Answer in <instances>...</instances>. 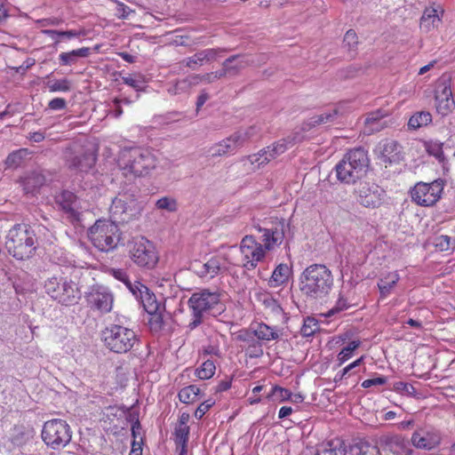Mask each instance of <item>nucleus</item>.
<instances>
[{
  "label": "nucleus",
  "instance_id": "obj_42",
  "mask_svg": "<svg viewBox=\"0 0 455 455\" xmlns=\"http://www.w3.org/2000/svg\"><path fill=\"white\" fill-rule=\"evenodd\" d=\"M181 63L192 70H196L197 68L206 64L202 50L190 57L185 58Z\"/></svg>",
  "mask_w": 455,
  "mask_h": 455
},
{
  "label": "nucleus",
  "instance_id": "obj_57",
  "mask_svg": "<svg viewBox=\"0 0 455 455\" xmlns=\"http://www.w3.org/2000/svg\"><path fill=\"white\" fill-rule=\"evenodd\" d=\"M213 404L214 401H212V399L203 402L196 410L195 417L198 419H202Z\"/></svg>",
  "mask_w": 455,
  "mask_h": 455
},
{
  "label": "nucleus",
  "instance_id": "obj_32",
  "mask_svg": "<svg viewBox=\"0 0 455 455\" xmlns=\"http://www.w3.org/2000/svg\"><path fill=\"white\" fill-rule=\"evenodd\" d=\"M291 274V267L287 264H279L273 271V274L269 280L271 287H278L288 282L289 277Z\"/></svg>",
  "mask_w": 455,
  "mask_h": 455
},
{
  "label": "nucleus",
  "instance_id": "obj_6",
  "mask_svg": "<svg viewBox=\"0 0 455 455\" xmlns=\"http://www.w3.org/2000/svg\"><path fill=\"white\" fill-rule=\"evenodd\" d=\"M104 346L116 354H126L140 341L136 332L121 324H109L101 331Z\"/></svg>",
  "mask_w": 455,
  "mask_h": 455
},
{
  "label": "nucleus",
  "instance_id": "obj_2",
  "mask_svg": "<svg viewBox=\"0 0 455 455\" xmlns=\"http://www.w3.org/2000/svg\"><path fill=\"white\" fill-rule=\"evenodd\" d=\"M333 281L331 271L325 265L312 264L299 276V291L307 299H322L331 291Z\"/></svg>",
  "mask_w": 455,
  "mask_h": 455
},
{
  "label": "nucleus",
  "instance_id": "obj_55",
  "mask_svg": "<svg viewBox=\"0 0 455 455\" xmlns=\"http://www.w3.org/2000/svg\"><path fill=\"white\" fill-rule=\"evenodd\" d=\"M22 161V151H14L7 156L5 160V164L8 168H16L18 167Z\"/></svg>",
  "mask_w": 455,
  "mask_h": 455
},
{
  "label": "nucleus",
  "instance_id": "obj_52",
  "mask_svg": "<svg viewBox=\"0 0 455 455\" xmlns=\"http://www.w3.org/2000/svg\"><path fill=\"white\" fill-rule=\"evenodd\" d=\"M393 389L401 394V395H409V396H415L416 395V389L415 387L410 384V383H406V382H403V381H397L394 384L393 386Z\"/></svg>",
  "mask_w": 455,
  "mask_h": 455
},
{
  "label": "nucleus",
  "instance_id": "obj_24",
  "mask_svg": "<svg viewBox=\"0 0 455 455\" xmlns=\"http://www.w3.org/2000/svg\"><path fill=\"white\" fill-rule=\"evenodd\" d=\"M379 158L385 164H398L403 159L402 146L395 140H384L378 145Z\"/></svg>",
  "mask_w": 455,
  "mask_h": 455
},
{
  "label": "nucleus",
  "instance_id": "obj_28",
  "mask_svg": "<svg viewBox=\"0 0 455 455\" xmlns=\"http://www.w3.org/2000/svg\"><path fill=\"white\" fill-rule=\"evenodd\" d=\"M224 62L228 69L229 76H235L252 61L249 60L247 55L235 54L226 59Z\"/></svg>",
  "mask_w": 455,
  "mask_h": 455
},
{
  "label": "nucleus",
  "instance_id": "obj_41",
  "mask_svg": "<svg viewBox=\"0 0 455 455\" xmlns=\"http://www.w3.org/2000/svg\"><path fill=\"white\" fill-rule=\"evenodd\" d=\"M156 208L168 212H175L178 211V202L173 197L163 196L156 202Z\"/></svg>",
  "mask_w": 455,
  "mask_h": 455
},
{
  "label": "nucleus",
  "instance_id": "obj_38",
  "mask_svg": "<svg viewBox=\"0 0 455 455\" xmlns=\"http://www.w3.org/2000/svg\"><path fill=\"white\" fill-rule=\"evenodd\" d=\"M199 391L200 389L196 385H190L180 389L178 396L181 403L188 404L196 402L199 395Z\"/></svg>",
  "mask_w": 455,
  "mask_h": 455
},
{
  "label": "nucleus",
  "instance_id": "obj_34",
  "mask_svg": "<svg viewBox=\"0 0 455 455\" xmlns=\"http://www.w3.org/2000/svg\"><path fill=\"white\" fill-rule=\"evenodd\" d=\"M254 335L260 340L269 341L279 338L275 328L270 327L266 323H260L254 330Z\"/></svg>",
  "mask_w": 455,
  "mask_h": 455
},
{
  "label": "nucleus",
  "instance_id": "obj_20",
  "mask_svg": "<svg viewBox=\"0 0 455 455\" xmlns=\"http://www.w3.org/2000/svg\"><path fill=\"white\" fill-rule=\"evenodd\" d=\"M379 444L384 451L394 455H411L412 452L411 442L403 435L388 434L379 438Z\"/></svg>",
  "mask_w": 455,
  "mask_h": 455
},
{
  "label": "nucleus",
  "instance_id": "obj_48",
  "mask_svg": "<svg viewBox=\"0 0 455 455\" xmlns=\"http://www.w3.org/2000/svg\"><path fill=\"white\" fill-rule=\"evenodd\" d=\"M359 341H350L345 347L341 349V351L338 355V360L339 362V365L347 361L353 355L354 351L359 347Z\"/></svg>",
  "mask_w": 455,
  "mask_h": 455
},
{
  "label": "nucleus",
  "instance_id": "obj_60",
  "mask_svg": "<svg viewBox=\"0 0 455 455\" xmlns=\"http://www.w3.org/2000/svg\"><path fill=\"white\" fill-rule=\"evenodd\" d=\"M248 349L250 357L258 358L263 355L262 346L257 340H255L252 344L249 345Z\"/></svg>",
  "mask_w": 455,
  "mask_h": 455
},
{
  "label": "nucleus",
  "instance_id": "obj_3",
  "mask_svg": "<svg viewBox=\"0 0 455 455\" xmlns=\"http://www.w3.org/2000/svg\"><path fill=\"white\" fill-rule=\"evenodd\" d=\"M191 312V321L188 324L190 331L197 328L208 315H220L225 307L220 300V293L218 291L202 289L195 291L188 301Z\"/></svg>",
  "mask_w": 455,
  "mask_h": 455
},
{
  "label": "nucleus",
  "instance_id": "obj_63",
  "mask_svg": "<svg viewBox=\"0 0 455 455\" xmlns=\"http://www.w3.org/2000/svg\"><path fill=\"white\" fill-rule=\"evenodd\" d=\"M48 107L52 110H62L66 108L67 102L62 98H54L52 100H50Z\"/></svg>",
  "mask_w": 455,
  "mask_h": 455
},
{
  "label": "nucleus",
  "instance_id": "obj_46",
  "mask_svg": "<svg viewBox=\"0 0 455 455\" xmlns=\"http://www.w3.org/2000/svg\"><path fill=\"white\" fill-rule=\"evenodd\" d=\"M50 92H69L71 89V82L67 78L50 80L47 83Z\"/></svg>",
  "mask_w": 455,
  "mask_h": 455
},
{
  "label": "nucleus",
  "instance_id": "obj_16",
  "mask_svg": "<svg viewBox=\"0 0 455 455\" xmlns=\"http://www.w3.org/2000/svg\"><path fill=\"white\" fill-rule=\"evenodd\" d=\"M247 140L248 133L237 132L221 141L213 144L208 149V153L213 158L234 154L238 148L243 147Z\"/></svg>",
  "mask_w": 455,
  "mask_h": 455
},
{
  "label": "nucleus",
  "instance_id": "obj_64",
  "mask_svg": "<svg viewBox=\"0 0 455 455\" xmlns=\"http://www.w3.org/2000/svg\"><path fill=\"white\" fill-rule=\"evenodd\" d=\"M254 331L250 332L249 331H241L237 335V339L248 343V345L252 344L255 339Z\"/></svg>",
  "mask_w": 455,
  "mask_h": 455
},
{
  "label": "nucleus",
  "instance_id": "obj_19",
  "mask_svg": "<svg viewBox=\"0 0 455 455\" xmlns=\"http://www.w3.org/2000/svg\"><path fill=\"white\" fill-rule=\"evenodd\" d=\"M231 265L236 266L237 264L233 262L228 254H218L212 256L205 263L199 264L200 269H196V272L200 276L214 277L220 273L228 271Z\"/></svg>",
  "mask_w": 455,
  "mask_h": 455
},
{
  "label": "nucleus",
  "instance_id": "obj_22",
  "mask_svg": "<svg viewBox=\"0 0 455 455\" xmlns=\"http://www.w3.org/2000/svg\"><path fill=\"white\" fill-rule=\"evenodd\" d=\"M87 301L91 308L98 310L101 314H107L113 307V294L105 287H97L92 290L87 296Z\"/></svg>",
  "mask_w": 455,
  "mask_h": 455
},
{
  "label": "nucleus",
  "instance_id": "obj_62",
  "mask_svg": "<svg viewBox=\"0 0 455 455\" xmlns=\"http://www.w3.org/2000/svg\"><path fill=\"white\" fill-rule=\"evenodd\" d=\"M122 80L124 84L134 88L136 91H140L142 88L143 81L140 79H136L132 76H123Z\"/></svg>",
  "mask_w": 455,
  "mask_h": 455
},
{
  "label": "nucleus",
  "instance_id": "obj_9",
  "mask_svg": "<svg viewBox=\"0 0 455 455\" xmlns=\"http://www.w3.org/2000/svg\"><path fill=\"white\" fill-rule=\"evenodd\" d=\"M93 245L101 251H109L115 249L120 240L119 228L115 221L99 220L88 233Z\"/></svg>",
  "mask_w": 455,
  "mask_h": 455
},
{
  "label": "nucleus",
  "instance_id": "obj_18",
  "mask_svg": "<svg viewBox=\"0 0 455 455\" xmlns=\"http://www.w3.org/2000/svg\"><path fill=\"white\" fill-rule=\"evenodd\" d=\"M288 228L289 224L286 223L284 220L277 222L274 227L270 228L261 227L258 228V230L262 233L260 240L265 251H272L283 243L285 231Z\"/></svg>",
  "mask_w": 455,
  "mask_h": 455
},
{
  "label": "nucleus",
  "instance_id": "obj_35",
  "mask_svg": "<svg viewBox=\"0 0 455 455\" xmlns=\"http://www.w3.org/2000/svg\"><path fill=\"white\" fill-rule=\"evenodd\" d=\"M387 116V113L379 109L375 112L369 113L367 117L365 118V124L370 128L371 132H379L380 131L386 122L381 123V120Z\"/></svg>",
  "mask_w": 455,
  "mask_h": 455
},
{
  "label": "nucleus",
  "instance_id": "obj_61",
  "mask_svg": "<svg viewBox=\"0 0 455 455\" xmlns=\"http://www.w3.org/2000/svg\"><path fill=\"white\" fill-rule=\"evenodd\" d=\"M62 22H63V20L61 19L56 18V17H51V18L36 20V23L39 27L59 26Z\"/></svg>",
  "mask_w": 455,
  "mask_h": 455
},
{
  "label": "nucleus",
  "instance_id": "obj_11",
  "mask_svg": "<svg viewBox=\"0 0 455 455\" xmlns=\"http://www.w3.org/2000/svg\"><path fill=\"white\" fill-rule=\"evenodd\" d=\"M71 433L70 427L65 420L54 419L44 424L42 439L47 446L58 450L69 443Z\"/></svg>",
  "mask_w": 455,
  "mask_h": 455
},
{
  "label": "nucleus",
  "instance_id": "obj_15",
  "mask_svg": "<svg viewBox=\"0 0 455 455\" xmlns=\"http://www.w3.org/2000/svg\"><path fill=\"white\" fill-rule=\"evenodd\" d=\"M240 252L243 255V267L246 270H253L266 255L262 244L252 235H245L242 239Z\"/></svg>",
  "mask_w": 455,
  "mask_h": 455
},
{
  "label": "nucleus",
  "instance_id": "obj_45",
  "mask_svg": "<svg viewBox=\"0 0 455 455\" xmlns=\"http://www.w3.org/2000/svg\"><path fill=\"white\" fill-rule=\"evenodd\" d=\"M216 366L213 361L206 360L200 368L196 370V375L201 379H208L215 373Z\"/></svg>",
  "mask_w": 455,
  "mask_h": 455
},
{
  "label": "nucleus",
  "instance_id": "obj_59",
  "mask_svg": "<svg viewBox=\"0 0 455 455\" xmlns=\"http://www.w3.org/2000/svg\"><path fill=\"white\" fill-rule=\"evenodd\" d=\"M108 273L115 279H116L122 283L128 282L129 275L124 269L112 267V268H109Z\"/></svg>",
  "mask_w": 455,
  "mask_h": 455
},
{
  "label": "nucleus",
  "instance_id": "obj_5",
  "mask_svg": "<svg viewBox=\"0 0 455 455\" xmlns=\"http://www.w3.org/2000/svg\"><path fill=\"white\" fill-rule=\"evenodd\" d=\"M5 248L10 255L19 260L31 258L36 251V234L27 224H16L5 238Z\"/></svg>",
  "mask_w": 455,
  "mask_h": 455
},
{
  "label": "nucleus",
  "instance_id": "obj_29",
  "mask_svg": "<svg viewBox=\"0 0 455 455\" xmlns=\"http://www.w3.org/2000/svg\"><path fill=\"white\" fill-rule=\"evenodd\" d=\"M139 297L136 299L140 302L143 308L147 313H152L155 310H158L159 306H162L157 302L156 296L146 285H140Z\"/></svg>",
  "mask_w": 455,
  "mask_h": 455
},
{
  "label": "nucleus",
  "instance_id": "obj_7",
  "mask_svg": "<svg viewBox=\"0 0 455 455\" xmlns=\"http://www.w3.org/2000/svg\"><path fill=\"white\" fill-rule=\"evenodd\" d=\"M143 208V203L139 201L134 194L124 192L119 193L112 200L109 212L115 223H127L138 219L141 215Z\"/></svg>",
  "mask_w": 455,
  "mask_h": 455
},
{
  "label": "nucleus",
  "instance_id": "obj_56",
  "mask_svg": "<svg viewBox=\"0 0 455 455\" xmlns=\"http://www.w3.org/2000/svg\"><path fill=\"white\" fill-rule=\"evenodd\" d=\"M188 91L186 84L184 83L183 79L177 80L172 84H170L167 88V92L171 95H177L183 92H186Z\"/></svg>",
  "mask_w": 455,
  "mask_h": 455
},
{
  "label": "nucleus",
  "instance_id": "obj_31",
  "mask_svg": "<svg viewBox=\"0 0 455 455\" xmlns=\"http://www.w3.org/2000/svg\"><path fill=\"white\" fill-rule=\"evenodd\" d=\"M91 49L89 47H82L68 52H61L59 55L61 66H70L76 64L79 58H86L90 55Z\"/></svg>",
  "mask_w": 455,
  "mask_h": 455
},
{
  "label": "nucleus",
  "instance_id": "obj_33",
  "mask_svg": "<svg viewBox=\"0 0 455 455\" xmlns=\"http://www.w3.org/2000/svg\"><path fill=\"white\" fill-rule=\"evenodd\" d=\"M432 122V115L428 111H419L413 114L409 121L408 127L411 130H417L426 126Z\"/></svg>",
  "mask_w": 455,
  "mask_h": 455
},
{
  "label": "nucleus",
  "instance_id": "obj_30",
  "mask_svg": "<svg viewBox=\"0 0 455 455\" xmlns=\"http://www.w3.org/2000/svg\"><path fill=\"white\" fill-rule=\"evenodd\" d=\"M347 447L340 439H333L321 444L315 455H346Z\"/></svg>",
  "mask_w": 455,
  "mask_h": 455
},
{
  "label": "nucleus",
  "instance_id": "obj_47",
  "mask_svg": "<svg viewBox=\"0 0 455 455\" xmlns=\"http://www.w3.org/2000/svg\"><path fill=\"white\" fill-rule=\"evenodd\" d=\"M202 51H203V53L204 56V60H205L206 64L217 60L219 58L222 57L223 54L229 52L228 49L220 48V47L207 48V49H204Z\"/></svg>",
  "mask_w": 455,
  "mask_h": 455
},
{
  "label": "nucleus",
  "instance_id": "obj_23",
  "mask_svg": "<svg viewBox=\"0 0 455 455\" xmlns=\"http://www.w3.org/2000/svg\"><path fill=\"white\" fill-rule=\"evenodd\" d=\"M55 202L71 221L79 220V202L75 193L63 190L55 196Z\"/></svg>",
  "mask_w": 455,
  "mask_h": 455
},
{
  "label": "nucleus",
  "instance_id": "obj_44",
  "mask_svg": "<svg viewBox=\"0 0 455 455\" xmlns=\"http://www.w3.org/2000/svg\"><path fill=\"white\" fill-rule=\"evenodd\" d=\"M320 330V324L314 317H307L304 320L303 326L301 327V335L303 337H311Z\"/></svg>",
  "mask_w": 455,
  "mask_h": 455
},
{
  "label": "nucleus",
  "instance_id": "obj_4",
  "mask_svg": "<svg viewBox=\"0 0 455 455\" xmlns=\"http://www.w3.org/2000/svg\"><path fill=\"white\" fill-rule=\"evenodd\" d=\"M369 165L367 150L362 147L350 149L335 166L337 179L344 184H355L366 175Z\"/></svg>",
  "mask_w": 455,
  "mask_h": 455
},
{
  "label": "nucleus",
  "instance_id": "obj_43",
  "mask_svg": "<svg viewBox=\"0 0 455 455\" xmlns=\"http://www.w3.org/2000/svg\"><path fill=\"white\" fill-rule=\"evenodd\" d=\"M427 152L435 157L439 162L444 160V154L443 150V143L439 141H427L425 143Z\"/></svg>",
  "mask_w": 455,
  "mask_h": 455
},
{
  "label": "nucleus",
  "instance_id": "obj_1",
  "mask_svg": "<svg viewBox=\"0 0 455 455\" xmlns=\"http://www.w3.org/2000/svg\"><path fill=\"white\" fill-rule=\"evenodd\" d=\"M156 156L148 148H124L118 153V169L129 181L148 175L156 167Z\"/></svg>",
  "mask_w": 455,
  "mask_h": 455
},
{
  "label": "nucleus",
  "instance_id": "obj_37",
  "mask_svg": "<svg viewBox=\"0 0 455 455\" xmlns=\"http://www.w3.org/2000/svg\"><path fill=\"white\" fill-rule=\"evenodd\" d=\"M399 280V275L395 272L388 274L378 283L379 292L382 298L387 297Z\"/></svg>",
  "mask_w": 455,
  "mask_h": 455
},
{
  "label": "nucleus",
  "instance_id": "obj_26",
  "mask_svg": "<svg viewBox=\"0 0 455 455\" xmlns=\"http://www.w3.org/2000/svg\"><path fill=\"white\" fill-rule=\"evenodd\" d=\"M148 314L150 315L148 319L150 330L155 332L163 331L172 321L171 314L165 311L164 306H159L158 310Z\"/></svg>",
  "mask_w": 455,
  "mask_h": 455
},
{
  "label": "nucleus",
  "instance_id": "obj_50",
  "mask_svg": "<svg viewBox=\"0 0 455 455\" xmlns=\"http://www.w3.org/2000/svg\"><path fill=\"white\" fill-rule=\"evenodd\" d=\"M435 245L440 251H449L455 248V240L446 235H441L435 237Z\"/></svg>",
  "mask_w": 455,
  "mask_h": 455
},
{
  "label": "nucleus",
  "instance_id": "obj_54",
  "mask_svg": "<svg viewBox=\"0 0 455 455\" xmlns=\"http://www.w3.org/2000/svg\"><path fill=\"white\" fill-rule=\"evenodd\" d=\"M343 44L345 47H347L349 51H354L358 44V37L356 33L349 29L347 31L344 36Z\"/></svg>",
  "mask_w": 455,
  "mask_h": 455
},
{
  "label": "nucleus",
  "instance_id": "obj_14",
  "mask_svg": "<svg viewBox=\"0 0 455 455\" xmlns=\"http://www.w3.org/2000/svg\"><path fill=\"white\" fill-rule=\"evenodd\" d=\"M436 112L446 116L455 108V100L451 92V79L449 76H443L436 84L435 91Z\"/></svg>",
  "mask_w": 455,
  "mask_h": 455
},
{
  "label": "nucleus",
  "instance_id": "obj_39",
  "mask_svg": "<svg viewBox=\"0 0 455 455\" xmlns=\"http://www.w3.org/2000/svg\"><path fill=\"white\" fill-rule=\"evenodd\" d=\"M438 22L440 19L437 11L433 8L426 9L421 17L420 26L428 29L430 26H436Z\"/></svg>",
  "mask_w": 455,
  "mask_h": 455
},
{
  "label": "nucleus",
  "instance_id": "obj_51",
  "mask_svg": "<svg viewBox=\"0 0 455 455\" xmlns=\"http://www.w3.org/2000/svg\"><path fill=\"white\" fill-rule=\"evenodd\" d=\"M175 443L176 444H187L189 435V427L176 425L174 430Z\"/></svg>",
  "mask_w": 455,
  "mask_h": 455
},
{
  "label": "nucleus",
  "instance_id": "obj_36",
  "mask_svg": "<svg viewBox=\"0 0 455 455\" xmlns=\"http://www.w3.org/2000/svg\"><path fill=\"white\" fill-rule=\"evenodd\" d=\"M337 115H338L337 109H333L329 112L322 113L320 115H315L308 119L306 125L308 126V128H312L316 125L332 123L335 120Z\"/></svg>",
  "mask_w": 455,
  "mask_h": 455
},
{
  "label": "nucleus",
  "instance_id": "obj_27",
  "mask_svg": "<svg viewBox=\"0 0 455 455\" xmlns=\"http://www.w3.org/2000/svg\"><path fill=\"white\" fill-rule=\"evenodd\" d=\"M45 181V177L41 172H31L22 179L21 185L26 194H35Z\"/></svg>",
  "mask_w": 455,
  "mask_h": 455
},
{
  "label": "nucleus",
  "instance_id": "obj_17",
  "mask_svg": "<svg viewBox=\"0 0 455 455\" xmlns=\"http://www.w3.org/2000/svg\"><path fill=\"white\" fill-rule=\"evenodd\" d=\"M358 202L364 207L377 208L384 199L385 190L375 183H360L355 189Z\"/></svg>",
  "mask_w": 455,
  "mask_h": 455
},
{
  "label": "nucleus",
  "instance_id": "obj_10",
  "mask_svg": "<svg viewBox=\"0 0 455 455\" xmlns=\"http://www.w3.org/2000/svg\"><path fill=\"white\" fill-rule=\"evenodd\" d=\"M45 292L59 303L70 306L77 303L80 291L75 282L62 276H52L44 282Z\"/></svg>",
  "mask_w": 455,
  "mask_h": 455
},
{
  "label": "nucleus",
  "instance_id": "obj_21",
  "mask_svg": "<svg viewBox=\"0 0 455 455\" xmlns=\"http://www.w3.org/2000/svg\"><path fill=\"white\" fill-rule=\"evenodd\" d=\"M411 442L418 449L431 450L440 443L441 435L434 427H424L414 431Z\"/></svg>",
  "mask_w": 455,
  "mask_h": 455
},
{
  "label": "nucleus",
  "instance_id": "obj_40",
  "mask_svg": "<svg viewBox=\"0 0 455 455\" xmlns=\"http://www.w3.org/2000/svg\"><path fill=\"white\" fill-rule=\"evenodd\" d=\"M373 450L374 447L371 446L367 441L358 440L350 445L349 453L350 455H367Z\"/></svg>",
  "mask_w": 455,
  "mask_h": 455
},
{
  "label": "nucleus",
  "instance_id": "obj_53",
  "mask_svg": "<svg viewBox=\"0 0 455 455\" xmlns=\"http://www.w3.org/2000/svg\"><path fill=\"white\" fill-rule=\"evenodd\" d=\"M290 390L275 386L271 389V393L267 395V397H272L275 401H287L289 399Z\"/></svg>",
  "mask_w": 455,
  "mask_h": 455
},
{
  "label": "nucleus",
  "instance_id": "obj_58",
  "mask_svg": "<svg viewBox=\"0 0 455 455\" xmlns=\"http://www.w3.org/2000/svg\"><path fill=\"white\" fill-rule=\"evenodd\" d=\"M387 381V379L384 376H379L372 379H368L363 381L362 387L364 388H369L372 386H381L386 384Z\"/></svg>",
  "mask_w": 455,
  "mask_h": 455
},
{
  "label": "nucleus",
  "instance_id": "obj_49",
  "mask_svg": "<svg viewBox=\"0 0 455 455\" xmlns=\"http://www.w3.org/2000/svg\"><path fill=\"white\" fill-rule=\"evenodd\" d=\"M350 306L351 304L347 301V299L341 293H339L335 305L328 311L326 316L331 317L338 313L348 309Z\"/></svg>",
  "mask_w": 455,
  "mask_h": 455
},
{
  "label": "nucleus",
  "instance_id": "obj_8",
  "mask_svg": "<svg viewBox=\"0 0 455 455\" xmlns=\"http://www.w3.org/2000/svg\"><path fill=\"white\" fill-rule=\"evenodd\" d=\"M129 257L140 268L151 270L158 263L159 257L152 242L144 236L133 237L128 243Z\"/></svg>",
  "mask_w": 455,
  "mask_h": 455
},
{
  "label": "nucleus",
  "instance_id": "obj_13",
  "mask_svg": "<svg viewBox=\"0 0 455 455\" xmlns=\"http://www.w3.org/2000/svg\"><path fill=\"white\" fill-rule=\"evenodd\" d=\"M443 190V181L436 180L431 183L419 182L411 191V199L420 206H433L439 201Z\"/></svg>",
  "mask_w": 455,
  "mask_h": 455
},
{
  "label": "nucleus",
  "instance_id": "obj_25",
  "mask_svg": "<svg viewBox=\"0 0 455 455\" xmlns=\"http://www.w3.org/2000/svg\"><path fill=\"white\" fill-rule=\"evenodd\" d=\"M66 165L71 171L87 172L96 163V156L91 151H84L79 155L65 159Z\"/></svg>",
  "mask_w": 455,
  "mask_h": 455
},
{
  "label": "nucleus",
  "instance_id": "obj_12",
  "mask_svg": "<svg viewBox=\"0 0 455 455\" xmlns=\"http://www.w3.org/2000/svg\"><path fill=\"white\" fill-rule=\"evenodd\" d=\"M302 137L299 133H295L282 139L267 148L260 150L258 154L250 155L242 158V162L249 161L251 164H257L258 167L268 163L271 159L284 153L289 146H292L301 140Z\"/></svg>",
  "mask_w": 455,
  "mask_h": 455
}]
</instances>
